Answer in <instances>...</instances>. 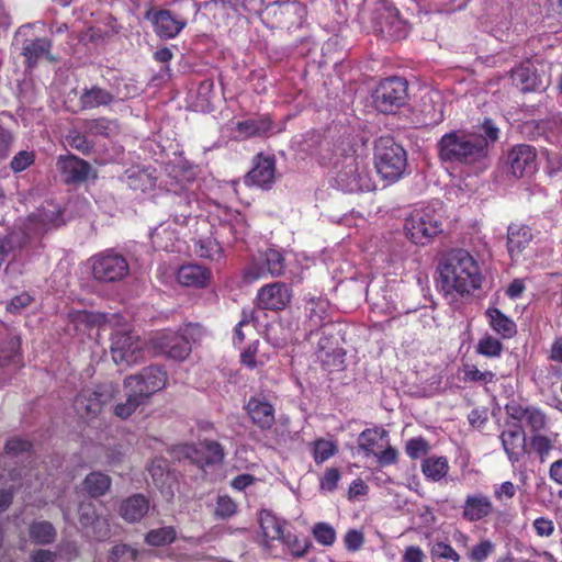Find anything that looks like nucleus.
Returning a JSON list of instances; mask_svg holds the SVG:
<instances>
[{
	"mask_svg": "<svg viewBox=\"0 0 562 562\" xmlns=\"http://www.w3.org/2000/svg\"><path fill=\"white\" fill-rule=\"evenodd\" d=\"M499 128L485 117L476 132L451 131L437 143L438 157L442 162L471 166L488 157L490 147L499 139Z\"/></svg>",
	"mask_w": 562,
	"mask_h": 562,
	"instance_id": "f257e3e1",
	"label": "nucleus"
},
{
	"mask_svg": "<svg viewBox=\"0 0 562 562\" xmlns=\"http://www.w3.org/2000/svg\"><path fill=\"white\" fill-rule=\"evenodd\" d=\"M442 289L447 293L461 296L480 289L483 274L477 261L464 249H453L447 254L439 265Z\"/></svg>",
	"mask_w": 562,
	"mask_h": 562,
	"instance_id": "f03ea898",
	"label": "nucleus"
},
{
	"mask_svg": "<svg viewBox=\"0 0 562 562\" xmlns=\"http://www.w3.org/2000/svg\"><path fill=\"white\" fill-rule=\"evenodd\" d=\"M168 382V373L161 366H148L123 381L126 400L117 403L113 414L127 419L139 407L148 403L157 392L164 390Z\"/></svg>",
	"mask_w": 562,
	"mask_h": 562,
	"instance_id": "7ed1b4c3",
	"label": "nucleus"
},
{
	"mask_svg": "<svg viewBox=\"0 0 562 562\" xmlns=\"http://www.w3.org/2000/svg\"><path fill=\"white\" fill-rule=\"evenodd\" d=\"M445 216L441 207L426 205L415 209L406 217L404 229L415 245L426 246L443 232Z\"/></svg>",
	"mask_w": 562,
	"mask_h": 562,
	"instance_id": "20e7f679",
	"label": "nucleus"
},
{
	"mask_svg": "<svg viewBox=\"0 0 562 562\" xmlns=\"http://www.w3.org/2000/svg\"><path fill=\"white\" fill-rule=\"evenodd\" d=\"M374 167L389 183L402 178L407 167V154L391 136H381L374 144Z\"/></svg>",
	"mask_w": 562,
	"mask_h": 562,
	"instance_id": "39448f33",
	"label": "nucleus"
},
{
	"mask_svg": "<svg viewBox=\"0 0 562 562\" xmlns=\"http://www.w3.org/2000/svg\"><path fill=\"white\" fill-rule=\"evenodd\" d=\"M117 393V385L112 382L101 383L93 387H85L75 397L74 408L81 418H97L102 413L104 406L116 397Z\"/></svg>",
	"mask_w": 562,
	"mask_h": 562,
	"instance_id": "423d86ee",
	"label": "nucleus"
},
{
	"mask_svg": "<svg viewBox=\"0 0 562 562\" xmlns=\"http://www.w3.org/2000/svg\"><path fill=\"white\" fill-rule=\"evenodd\" d=\"M407 81L400 77L382 80L375 88L372 99L381 113H395L407 100Z\"/></svg>",
	"mask_w": 562,
	"mask_h": 562,
	"instance_id": "0eeeda50",
	"label": "nucleus"
},
{
	"mask_svg": "<svg viewBox=\"0 0 562 562\" xmlns=\"http://www.w3.org/2000/svg\"><path fill=\"white\" fill-rule=\"evenodd\" d=\"M92 276L97 281L112 283L124 279L130 272L126 258L110 249L91 258Z\"/></svg>",
	"mask_w": 562,
	"mask_h": 562,
	"instance_id": "6e6552de",
	"label": "nucleus"
},
{
	"mask_svg": "<svg viewBox=\"0 0 562 562\" xmlns=\"http://www.w3.org/2000/svg\"><path fill=\"white\" fill-rule=\"evenodd\" d=\"M154 352L175 361L186 360L192 350L189 338L180 330L165 329L150 339Z\"/></svg>",
	"mask_w": 562,
	"mask_h": 562,
	"instance_id": "1a4fd4ad",
	"label": "nucleus"
},
{
	"mask_svg": "<svg viewBox=\"0 0 562 562\" xmlns=\"http://www.w3.org/2000/svg\"><path fill=\"white\" fill-rule=\"evenodd\" d=\"M144 342L133 331H115L111 337V353L115 363L132 366L143 359Z\"/></svg>",
	"mask_w": 562,
	"mask_h": 562,
	"instance_id": "9d476101",
	"label": "nucleus"
},
{
	"mask_svg": "<svg viewBox=\"0 0 562 562\" xmlns=\"http://www.w3.org/2000/svg\"><path fill=\"white\" fill-rule=\"evenodd\" d=\"M284 269L283 256L278 250L268 249L245 268L243 279L246 283H252L268 276L279 277L284 272Z\"/></svg>",
	"mask_w": 562,
	"mask_h": 562,
	"instance_id": "9b49d317",
	"label": "nucleus"
},
{
	"mask_svg": "<svg viewBox=\"0 0 562 562\" xmlns=\"http://www.w3.org/2000/svg\"><path fill=\"white\" fill-rule=\"evenodd\" d=\"M145 19L151 23L155 34L161 40L176 38L188 24L187 19L173 15L170 10L153 7L146 11Z\"/></svg>",
	"mask_w": 562,
	"mask_h": 562,
	"instance_id": "f8f14e48",
	"label": "nucleus"
},
{
	"mask_svg": "<svg viewBox=\"0 0 562 562\" xmlns=\"http://www.w3.org/2000/svg\"><path fill=\"white\" fill-rule=\"evenodd\" d=\"M505 412L508 418L517 422V425L525 420L531 435L540 434L549 424L546 412L536 405H522L517 401H510L505 405Z\"/></svg>",
	"mask_w": 562,
	"mask_h": 562,
	"instance_id": "ddd939ff",
	"label": "nucleus"
},
{
	"mask_svg": "<svg viewBox=\"0 0 562 562\" xmlns=\"http://www.w3.org/2000/svg\"><path fill=\"white\" fill-rule=\"evenodd\" d=\"M304 329L308 337L333 322L330 302L323 296H306L304 299Z\"/></svg>",
	"mask_w": 562,
	"mask_h": 562,
	"instance_id": "4468645a",
	"label": "nucleus"
},
{
	"mask_svg": "<svg viewBox=\"0 0 562 562\" xmlns=\"http://www.w3.org/2000/svg\"><path fill=\"white\" fill-rule=\"evenodd\" d=\"M127 90L125 93H122L120 89L115 92L109 91L98 85H92L91 87L83 88L79 93V110L87 111L93 110L97 108H105L114 103L116 100H125L132 98L133 94L128 90V87L125 86Z\"/></svg>",
	"mask_w": 562,
	"mask_h": 562,
	"instance_id": "2eb2a0df",
	"label": "nucleus"
},
{
	"mask_svg": "<svg viewBox=\"0 0 562 562\" xmlns=\"http://www.w3.org/2000/svg\"><path fill=\"white\" fill-rule=\"evenodd\" d=\"M495 512L492 498L481 492L467 494L461 505V517L470 524L486 521Z\"/></svg>",
	"mask_w": 562,
	"mask_h": 562,
	"instance_id": "dca6fc26",
	"label": "nucleus"
},
{
	"mask_svg": "<svg viewBox=\"0 0 562 562\" xmlns=\"http://www.w3.org/2000/svg\"><path fill=\"white\" fill-rule=\"evenodd\" d=\"M337 181L347 192H369L375 189L368 168L360 167L356 161L347 165L338 173Z\"/></svg>",
	"mask_w": 562,
	"mask_h": 562,
	"instance_id": "f3484780",
	"label": "nucleus"
},
{
	"mask_svg": "<svg viewBox=\"0 0 562 562\" xmlns=\"http://www.w3.org/2000/svg\"><path fill=\"white\" fill-rule=\"evenodd\" d=\"M292 292L283 282L261 286L257 293V305L261 310L283 311L291 302Z\"/></svg>",
	"mask_w": 562,
	"mask_h": 562,
	"instance_id": "a211bd4d",
	"label": "nucleus"
},
{
	"mask_svg": "<svg viewBox=\"0 0 562 562\" xmlns=\"http://www.w3.org/2000/svg\"><path fill=\"white\" fill-rule=\"evenodd\" d=\"M78 519L83 529H91L97 541H104L111 536V527L106 517H101L92 502H81L78 506Z\"/></svg>",
	"mask_w": 562,
	"mask_h": 562,
	"instance_id": "6ab92c4d",
	"label": "nucleus"
},
{
	"mask_svg": "<svg viewBox=\"0 0 562 562\" xmlns=\"http://www.w3.org/2000/svg\"><path fill=\"white\" fill-rule=\"evenodd\" d=\"M507 164L516 178L532 175L537 170L536 148L527 144L514 146L507 154Z\"/></svg>",
	"mask_w": 562,
	"mask_h": 562,
	"instance_id": "aec40b11",
	"label": "nucleus"
},
{
	"mask_svg": "<svg viewBox=\"0 0 562 562\" xmlns=\"http://www.w3.org/2000/svg\"><path fill=\"white\" fill-rule=\"evenodd\" d=\"M513 85L522 93L538 92L546 89L542 76L530 59L521 61L510 71Z\"/></svg>",
	"mask_w": 562,
	"mask_h": 562,
	"instance_id": "412c9836",
	"label": "nucleus"
},
{
	"mask_svg": "<svg viewBox=\"0 0 562 562\" xmlns=\"http://www.w3.org/2000/svg\"><path fill=\"white\" fill-rule=\"evenodd\" d=\"M380 32L390 38H400L405 34V21L400 10L387 0L381 1L376 16Z\"/></svg>",
	"mask_w": 562,
	"mask_h": 562,
	"instance_id": "4be33fe9",
	"label": "nucleus"
},
{
	"mask_svg": "<svg viewBox=\"0 0 562 562\" xmlns=\"http://www.w3.org/2000/svg\"><path fill=\"white\" fill-rule=\"evenodd\" d=\"M245 411L251 423L262 431L270 430L276 424V408L265 396H250Z\"/></svg>",
	"mask_w": 562,
	"mask_h": 562,
	"instance_id": "5701e85b",
	"label": "nucleus"
},
{
	"mask_svg": "<svg viewBox=\"0 0 562 562\" xmlns=\"http://www.w3.org/2000/svg\"><path fill=\"white\" fill-rule=\"evenodd\" d=\"M274 122L270 114H260L256 119L238 121L235 124L236 139L267 138L273 133Z\"/></svg>",
	"mask_w": 562,
	"mask_h": 562,
	"instance_id": "b1692460",
	"label": "nucleus"
},
{
	"mask_svg": "<svg viewBox=\"0 0 562 562\" xmlns=\"http://www.w3.org/2000/svg\"><path fill=\"white\" fill-rule=\"evenodd\" d=\"M60 218L61 211L59 206L53 202H47L27 216L25 226L34 234L42 235L52 227L58 226Z\"/></svg>",
	"mask_w": 562,
	"mask_h": 562,
	"instance_id": "393cba45",
	"label": "nucleus"
},
{
	"mask_svg": "<svg viewBox=\"0 0 562 562\" xmlns=\"http://www.w3.org/2000/svg\"><path fill=\"white\" fill-rule=\"evenodd\" d=\"M57 168L66 184L82 183L88 180L92 171L88 161L75 155L60 156L57 160Z\"/></svg>",
	"mask_w": 562,
	"mask_h": 562,
	"instance_id": "a878e982",
	"label": "nucleus"
},
{
	"mask_svg": "<svg viewBox=\"0 0 562 562\" xmlns=\"http://www.w3.org/2000/svg\"><path fill=\"white\" fill-rule=\"evenodd\" d=\"M499 440L508 461L514 465L527 456L526 435L521 425L515 429H505L499 435Z\"/></svg>",
	"mask_w": 562,
	"mask_h": 562,
	"instance_id": "bb28decb",
	"label": "nucleus"
},
{
	"mask_svg": "<svg viewBox=\"0 0 562 562\" xmlns=\"http://www.w3.org/2000/svg\"><path fill=\"white\" fill-rule=\"evenodd\" d=\"M276 158L258 154L255 157V165L247 173V181L262 189H270L274 182Z\"/></svg>",
	"mask_w": 562,
	"mask_h": 562,
	"instance_id": "cd10ccee",
	"label": "nucleus"
},
{
	"mask_svg": "<svg viewBox=\"0 0 562 562\" xmlns=\"http://www.w3.org/2000/svg\"><path fill=\"white\" fill-rule=\"evenodd\" d=\"M177 281L186 288L205 289L210 285L213 274L210 268L199 263L182 265L177 271Z\"/></svg>",
	"mask_w": 562,
	"mask_h": 562,
	"instance_id": "c85d7f7f",
	"label": "nucleus"
},
{
	"mask_svg": "<svg viewBox=\"0 0 562 562\" xmlns=\"http://www.w3.org/2000/svg\"><path fill=\"white\" fill-rule=\"evenodd\" d=\"M52 46V41L46 37L25 41L22 47L25 67L32 69L43 58L48 63H54L56 59L50 53Z\"/></svg>",
	"mask_w": 562,
	"mask_h": 562,
	"instance_id": "c756f323",
	"label": "nucleus"
},
{
	"mask_svg": "<svg viewBox=\"0 0 562 562\" xmlns=\"http://www.w3.org/2000/svg\"><path fill=\"white\" fill-rule=\"evenodd\" d=\"M533 239L532 229L524 224L507 227V251L512 260H517Z\"/></svg>",
	"mask_w": 562,
	"mask_h": 562,
	"instance_id": "7c9ffc66",
	"label": "nucleus"
},
{
	"mask_svg": "<svg viewBox=\"0 0 562 562\" xmlns=\"http://www.w3.org/2000/svg\"><path fill=\"white\" fill-rule=\"evenodd\" d=\"M259 526L262 535V546L270 549V542L280 540L288 528V522L277 517L272 512L262 509L259 514Z\"/></svg>",
	"mask_w": 562,
	"mask_h": 562,
	"instance_id": "2f4dec72",
	"label": "nucleus"
},
{
	"mask_svg": "<svg viewBox=\"0 0 562 562\" xmlns=\"http://www.w3.org/2000/svg\"><path fill=\"white\" fill-rule=\"evenodd\" d=\"M485 317L487 319L491 329L501 339H512L517 334L516 323L504 314L498 307L490 306L485 311Z\"/></svg>",
	"mask_w": 562,
	"mask_h": 562,
	"instance_id": "473e14b6",
	"label": "nucleus"
},
{
	"mask_svg": "<svg viewBox=\"0 0 562 562\" xmlns=\"http://www.w3.org/2000/svg\"><path fill=\"white\" fill-rule=\"evenodd\" d=\"M558 434L548 436L542 432L533 434L528 439L527 454L533 456L540 463H544L551 457L555 448Z\"/></svg>",
	"mask_w": 562,
	"mask_h": 562,
	"instance_id": "72a5a7b5",
	"label": "nucleus"
},
{
	"mask_svg": "<svg viewBox=\"0 0 562 562\" xmlns=\"http://www.w3.org/2000/svg\"><path fill=\"white\" fill-rule=\"evenodd\" d=\"M0 336L2 337L0 340V368L11 364L19 366L21 360L20 338L10 334L7 327L0 331Z\"/></svg>",
	"mask_w": 562,
	"mask_h": 562,
	"instance_id": "f704fd0d",
	"label": "nucleus"
},
{
	"mask_svg": "<svg viewBox=\"0 0 562 562\" xmlns=\"http://www.w3.org/2000/svg\"><path fill=\"white\" fill-rule=\"evenodd\" d=\"M149 509V501L142 494H134L121 503L120 515L127 522L139 521Z\"/></svg>",
	"mask_w": 562,
	"mask_h": 562,
	"instance_id": "c9c22d12",
	"label": "nucleus"
},
{
	"mask_svg": "<svg viewBox=\"0 0 562 562\" xmlns=\"http://www.w3.org/2000/svg\"><path fill=\"white\" fill-rule=\"evenodd\" d=\"M111 477L100 471L90 472L82 482V490L92 498L105 495L111 488Z\"/></svg>",
	"mask_w": 562,
	"mask_h": 562,
	"instance_id": "e433bc0d",
	"label": "nucleus"
},
{
	"mask_svg": "<svg viewBox=\"0 0 562 562\" xmlns=\"http://www.w3.org/2000/svg\"><path fill=\"white\" fill-rule=\"evenodd\" d=\"M30 540L38 546H47L55 542L57 531L54 525L47 520H35L29 526Z\"/></svg>",
	"mask_w": 562,
	"mask_h": 562,
	"instance_id": "4c0bfd02",
	"label": "nucleus"
},
{
	"mask_svg": "<svg viewBox=\"0 0 562 562\" xmlns=\"http://www.w3.org/2000/svg\"><path fill=\"white\" fill-rule=\"evenodd\" d=\"M194 252L199 258L220 261L224 249L214 236L200 237L194 241Z\"/></svg>",
	"mask_w": 562,
	"mask_h": 562,
	"instance_id": "58836bf2",
	"label": "nucleus"
},
{
	"mask_svg": "<svg viewBox=\"0 0 562 562\" xmlns=\"http://www.w3.org/2000/svg\"><path fill=\"white\" fill-rule=\"evenodd\" d=\"M151 246L155 250L173 251L178 240L176 229L160 224L149 235Z\"/></svg>",
	"mask_w": 562,
	"mask_h": 562,
	"instance_id": "ea45409f",
	"label": "nucleus"
},
{
	"mask_svg": "<svg viewBox=\"0 0 562 562\" xmlns=\"http://www.w3.org/2000/svg\"><path fill=\"white\" fill-rule=\"evenodd\" d=\"M449 469L448 459L443 456L429 457L424 459L422 462L423 474L427 480L432 482H439L442 480L448 474Z\"/></svg>",
	"mask_w": 562,
	"mask_h": 562,
	"instance_id": "a19ab883",
	"label": "nucleus"
},
{
	"mask_svg": "<svg viewBox=\"0 0 562 562\" xmlns=\"http://www.w3.org/2000/svg\"><path fill=\"white\" fill-rule=\"evenodd\" d=\"M69 323L75 330L86 333L102 322V315L90 311H72L68 314Z\"/></svg>",
	"mask_w": 562,
	"mask_h": 562,
	"instance_id": "79ce46f5",
	"label": "nucleus"
},
{
	"mask_svg": "<svg viewBox=\"0 0 562 562\" xmlns=\"http://www.w3.org/2000/svg\"><path fill=\"white\" fill-rule=\"evenodd\" d=\"M294 558H303L307 554L312 547L311 541L306 537H299L288 528L279 540Z\"/></svg>",
	"mask_w": 562,
	"mask_h": 562,
	"instance_id": "37998d69",
	"label": "nucleus"
},
{
	"mask_svg": "<svg viewBox=\"0 0 562 562\" xmlns=\"http://www.w3.org/2000/svg\"><path fill=\"white\" fill-rule=\"evenodd\" d=\"M387 431L382 428H366L358 436V448L366 457L374 456V447L378 445L380 439L387 437Z\"/></svg>",
	"mask_w": 562,
	"mask_h": 562,
	"instance_id": "c03bdc74",
	"label": "nucleus"
},
{
	"mask_svg": "<svg viewBox=\"0 0 562 562\" xmlns=\"http://www.w3.org/2000/svg\"><path fill=\"white\" fill-rule=\"evenodd\" d=\"M176 538V528L172 526H166L149 530L145 535V542L151 547H164L175 542Z\"/></svg>",
	"mask_w": 562,
	"mask_h": 562,
	"instance_id": "a18cd8bd",
	"label": "nucleus"
},
{
	"mask_svg": "<svg viewBox=\"0 0 562 562\" xmlns=\"http://www.w3.org/2000/svg\"><path fill=\"white\" fill-rule=\"evenodd\" d=\"M462 371V380L467 383H481L483 385H486L490 383H495L497 381L496 374L493 371H481L474 364H463Z\"/></svg>",
	"mask_w": 562,
	"mask_h": 562,
	"instance_id": "49530a36",
	"label": "nucleus"
},
{
	"mask_svg": "<svg viewBox=\"0 0 562 562\" xmlns=\"http://www.w3.org/2000/svg\"><path fill=\"white\" fill-rule=\"evenodd\" d=\"M495 543L488 538H481L468 549L465 555L471 562H485L495 551Z\"/></svg>",
	"mask_w": 562,
	"mask_h": 562,
	"instance_id": "de8ad7c7",
	"label": "nucleus"
},
{
	"mask_svg": "<svg viewBox=\"0 0 562 562\" xmlns=\"http://www.w3.org/2000/svg\"><path fill=\"white\" fill-rule=\"evenodd\" d=\"M503 350L504 346L502 341L498 338L487 334L477 341L475 347L476 353L486 358H498L501 357Z\"/></svg>",
	"mask_w": 562,
	"mask_h": 562,
	"instance_id": "09e8293b",
	"label": "nucleus"
},
{
	"mask_svg": "<svg viewBox=\"0 0 562 562\" xmlns=\"http://www.w3.org/2000/svg\"><path fill=\"white\" fill-rule=\"evenodd\" d=\"M200 450L203 453L202 461L206 465L218 464L224 460V448L217 441L205 440L200 442Z\"/></svg>",
	"mask_w": 562,
	"mask_h": 562,
	"instance_id": "8fccbe9b",
	"label": "nucleus"
},
{
	"mask_svg": "<svg viewBox=\"0 0 562 562\" xmlns=\"http://www.w3.org/2000/svg\"><path fill=\"white\" fill-rule=\"evenodd\" d=\"M336 452L337 446L330 440L319 438L313 442V458L317 464L327 461L329 458L335 456Z\"/></svg>",
	"mask_w": 562,
	"mask_h": 562,
	"instance_id": "3c124183",
	"label": "nucleus"
},
{
	"mask_svg": "<svg viewBox=\"0 0 562 562\" xmlns=\"http://www.w3.org/2000/svg\"><path fill=\"white\" fill-rule=\"evenodd\" d=\"M429 450V442L422 436L411 438L405 445V452L412 460H417L426 456Z\"/></svg>",
	"mask_w": 562,
	"mask_h": 562,
	"instance_id": "603ef678",
	"label": "nucleus"
},
{
	"mask_svg": "<svg viewBox=\"0 0 562 562\" xmlns=\"http://www.w3.org/2000/svg\"><path fill=\"white\" fill-rule=\"evenodd\" d=\"M110 120L106 117L87 119L82 122V128L86 133L94 136L110 135Z\"/></svg>",
	"mask_w": 562,
	"mask_h": 562,
	"instance_id": "864d4df0",
	"label": "nucleus"
},
{
	"mask_svg": "<svg viewBox=\"0 0 562 562\" xmlns=\"http://www.w3.org/2000/svg\"><path fill=\"white\" fill-rule=\"evenodd\" d=\"M312 531L315 540L319 544L330 547L336 541V531L329 524L317 522L314 525Z\"/></svg>",
	"mask_w": 562,
	"mask_h": 562,
	"instance_id": "5fc2aeb1",
	"label": "nucleus"
},
{
	"mask_svg": "<svg viewBox=\"0 0 562 562\" xmlns=\"http://www.w3.org/2000/svg\"><path fill=\"white\" fill-rule=\"evenodd\" d=\"M432 559H445L453 562H460V554L453 549V547L447 542L438 541L434 543L430 549Z\"/></svg>",
	"mask_w": 562,
	"mask_h": 562,
	"instance_id": "6e6d98bb",
	"label": "nucleus"
},
{
	"mask_svg": "<svg viewBox=\"0 0 562 562\" xmlns=\"http://www.w3.org/2000/svg\"><path fill=\"white\" fill-rule=\"evenodd\" d=\"M35 161V154L33 151L21 150L19 151L10 162V168L13 172H22L32 166Z\"/></svg>",
	"mask_w": 562,
	"mask_h": 562,
	"instance_id": "4d7b16f0",
	"label": "nucleus"
},
{
	"mask_svg": "<svg viewBox=\"0 0 562 562\" xmlns=\"http://www.w3.org/2000/svg\"><path fill=\"white\" fill-rule=\"evenodd\" d=\"M68 144L74 149L80 151L83 155H88L93 149V142L89 140L86 135L79 133V132H71L67 136Z\"/></svg>",
	"mask_w": 562,
	"mask_h": 562,
	"instance_id": "13d9d810",
	"label": "nucleus"
},
{
	"mask_svg": "<svg viewBox=\"0 0 562 562\" xmlns=\"http://www.w3.org/2000/svg\"><path fill=\"white\" fill-rule=\"evenodd\" d=\"M236 503L227 495L218 496L215 506V515L222 519L236 514Z\"/></svg>",
	"mask_w": 562,
	"mask_h": 562,
	"instance_id": "bf43d9fd",
	"label": "nucleus"
},
{
	"mask_svg": "<svg viewBox=\"0 0 562 562\" xmlns=\"http://www.w3.org/2000/svg\"><path fill=\"white\" fill-rule=\"evenodd\" d=\"M32 442L26 439L14 437L5 442V453L10 456H18L23 452H30L32 450Z\"/></svg>",
	"mask_w": 562,
	"mask_h": 562,
	"instance_id": "052dcab7",
	"label": "nucleus"
},
{
	"mask_svg": "<svg viewBox=\"0 0 562 562\" xmlns=\"http://www.w3.org/2000/svg\"><path fill=\"white\" fill-rule=\"evenodd\" d=\"M21 246V237L18 234H9L0 240V256L5 260L10 254H13Z\"/></svg>",
	"mask_w": 562,
	"mask_h": 562,
	"instance_id": "680f3d73",
	"label": "nucleus"
},
{
	"mask_svg": "<svg viewBox=\"0 0 562 562\" xmlns=\"http://www.w3.org/2000/svg\"><path fill=\"white\" fill-rule=\"evenodd\" d=\"M341 474L337 468H328L326 469L319 486L321 490L333 492L337 488L338 482L340 481Z\"/></svg>",
	"mask_w": 562,
	"mask_h": 562,
	"instance_id": "e2e57ef3",
	"label": "nucleus"
},
{
	"mask_svg": "<svg viewBox=\"0 0 562 562\" xmlns=\"http://www.w3.org/2000/svg\"><path fill=\"white\" fill-rule=\"evenodd\" d=\"M516 485L510 481H505L494 487V497L498 502L510 501L516 495Z\"/></svg>",
	"mask_w": 562,
	"mask_h": 562,
	"instance_id": "0e129e2a",
	"label": "nucleus"
},
{
	"mask_svg": "<svg viewBox=\"0 0 562 562\" xmlns=\"http://www.w3.org/2000/svg\"><path fill=\"white\" fill-rule=\"evenodd\" d=\"M32 302L33 297L29 293L23 292L11 299V301L7 304V311L12 314H18L23 308L31 305Z\"/></svg>",
	"mask_w": 562,
	"mask_h": 562,
	"instance_id": "69168bd1",
	"label": "nucleus"
},
{
	"mask_svg": "<svg viewBox=\"0 0 562 562\" xmlns=\"http://www.w3.org/2000/svg\"><path fill=\"white\" fill-rule=\"evenodd\" d=\"M224 226L228 227L235 240L243 239L246 236L248 229L246 220L240 214H238L234 221L225 224Z\"/></svg>",
	"mask_w": 562,
	"mask_h": 562,
	"instance_id": "338daca9",
	"label": "nucleus"
},
{
	"mask_svg": "<svg viewBox=\"0 0 562 562\" xmlns=\"http://www.w3.org/2000/svg\"><path fill=\"white\" fill-rule=\"evenodd\" d=\"M374 457H376L380 467L393 465L398 461V450L395 447L389 445L381 452H375Z\"/></svg>",
	"mask_w": 562,
	"mask_h": 562,
	"instance_id": "774afa93",
	"label": "nucleus"
}]
</instances>
